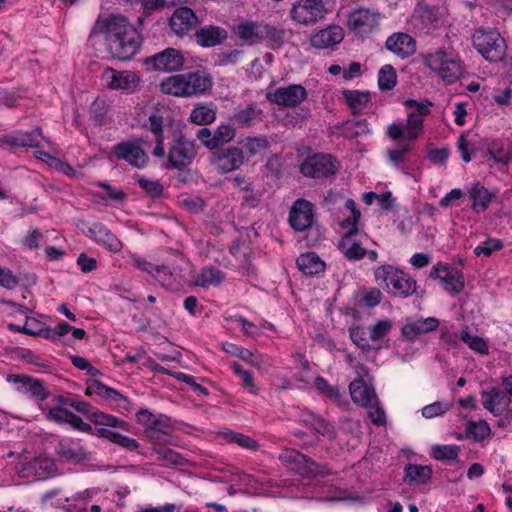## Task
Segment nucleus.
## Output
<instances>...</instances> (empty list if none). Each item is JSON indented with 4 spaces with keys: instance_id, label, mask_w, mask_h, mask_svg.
Listing matches in <instances>:
<instances>
[{
    "instance_id": "f257e3e1",
    "label": "nucleus",
    "mask_w": 512,
    "mask_h": 512,
    "mask_svg": "<svg viewBox=\"0 0 512 512\" xmlns=\"http://www.w3.org/2000/svg\"><path fill=\"white\" fill-rule=\"evenodd\" d=\"M104 34L107 50L113 58L130 60L140 49L142 37L138 30L125 16L111 15L106 19H98L89 35Z\"/></svg>"
},
{
    "instance_id": "f03ea898",
    "label": "nucleus",
    "mask_w": 512,
    "mask_h": 512,
    "mask_svg": "<svg viewBox=\"0 0 512 512\" xmlns=\"http://www.w3.org/2000/svg\"><path fill=\"white\" fill-rule=\"evenodd\" d=\"M213 80L204 68H197L187 73L176 74L160 83L162 93L175 97H197L212 89Z\"/></svg>"
},
{
    "instance_id": "7ed1b4c3",
    "label": "nucleus",
    "mask_w": 512,
    "mask_h": 512,
    "mask_svg": "<svg viewBox=\"0 0 512 512\" xmlns=\"http://www.w3.org/2000/svg\"><path fill=\"white\" fill-rule=\"evenodd\" d=\"M423 63L447 84L455 83L464 73L465 66L458 53L443 48L423 55Z\"/></svg>"
},
{
    "instance_id": "20e7f679",
    "label": "nucleus",
    "mask_w": 512,
    "mask_h": 512,
    "mask_svg": "<svg viewBox=\"0 0 512 512\" xmlns=\"http://www.w3.org/2000/svg\"><path fill=\"white\" fill-rule=\"evenodd\" d=\"M374 277L377 282H383L388 292L394 296L407 298L417 291V282L403 270L385 264L374 270Z\"/></svg>"
},
{
    "instance_id": "39448f33",
    "label": "nucleus",
    "mask_w": 512,
    "mask_h": 512,
    "mask_svg": "<svg viewBox=\"0 0 512 512\" xmlns=\"http://www.w3.org/2000/svg\"><path fill=\"white\" fill-rule=\"evenodd\" d=\"M278 459L283 465L291 467L292 470L304 478L324 477L331 474L326 465L316 463L312 458L293 448L282 449Z\"/></svg>"
},
{
    "instance_id": "423d86ee",
    "label": "nucleus",
    "mask_w": 512,
    "mask_h": 512,
    "mask_svg": "<svg viewBox=\"0 0 512 512\" xmlns=\"http://www.w3.org/2000/svg\"><path fill=\"white\" fill-rule=\"evenodd\" d=\"M473 47L488 61L497 62L504 58L506 43L496 30L478 29L472 36Z\"/></svg>"
},
{
    "instance_id": "0eeeda50",
    "label": "nucleus",
    "mask_w": 512,
    "mask_h": 512,
    "mask_svg": "<svg viewBox=\"0 0 512 512\" xmlns=\"http://www.w3.org/2000/svg\"><path fill=\"white\" fill-rule=\"evenodd\" d=\"M143 64L149 71L173 73L183 69L186 64V57L179 49L168 47L144 58Z\"/></svg>"
},
{
    "instance_id": "6e6552de",
    "label": "nucleus",
    "mask_w": 512,
    "mask_h": 512,
    "mask_svg": "<svg viewBox=\"0 0 512 512\" xmlns=\"http://www.w3.org/2000/svg\"><path fill=\"white\" fill-rule=\"evenodd\" d=\"M197 155L195 142L184 135L176 138L169 147L167 169L184 171L193 162Z\"/></svg>"
},
{
    "instance_id": "1a4fd4ad",
    "label": "nucleus",
    "mask_w": 512,
    "mask_h": 512,
    "mask_svg": "<svg viewBox=\"0 0 512 512\" xmlns=\"http://www.w3.org/2000/svg\"><path fill=\"white\" fill-rule=\"evenodd\" d=\"M339 168V163L330 154L318 153L308 156L300 166V172L310 178H328L334 176Z\"/></svg>"
},
{
    "instance_id": "9d476101",
    "label": "nucleus",
    "mask_w": 512,
    "mask_h": 512,
    "mask_svg": "<svg viewBox=\"0 0 512 512\" xmlns=\"http://www.w3.org/2000/svg\"><path fill=\"white\" fill-rule=\"evenodd\" d=\"M137 422L145 427V434L153 443L166 441L167 430L171 427L170 418L163 414H154L148 409L136 413Z\"/></svg>"
},
{
    "instance_id": "9b49d317",
    "label": "nucleus",
    "mask_w": 512,
    "mask_h": 512,
    "mask_svg": "<svg viewBox=\"0 0 512 512\" xmlns=\"http://www.w3.org/2000/svg\"><path fill=\"white\" fill-rule=\"evenodd\" d=\"M327 10L322 0H297L290 10L291 19L301 25H312L323 19Z\"/></svg>"
},
{
    "instance_id": "f8f14e48",
    "label": "nucleus",
    "mask_w": 512,
    "mask_h": 512,
    "mask_svg": "<svg viewBox=\"0 0 512 512\" xmlns=\"http://www.w3.org/2000/svg\"><path fill=\"white\" fill-rule=\"evenodd\" d=\"M236 136V129L231 124H220L214 131L202 127L196 132V138L210 151L223 148Z\"/></svg>"
},
{
    "instance_id": "ddd939ff",
    "label": "nucleus",
    "mask_w": 512,
    "mask_h": 512,
    "mask_svg": "<svg viewBox=\"0 0 512 512\" xmlns=\"http://www.w3.org/2000/svg\"><path fill=\"white\" fill-rule=\"evenodd\" d=\"M112 154L118 160H123L136 168H144L149 161L148 155L141 147V139L117 143L112 149Z\"/></svg>"
},
{
    "instance_id": "4468645a",
    "label": "nucleus",
    "mask_w": 512,
    "mask_h": 512,
    "mask_svg": "<svg viewBox=\"0 0 512 512\" xmlns=\"http://www.w3.org/2000/svg\"><path fill=\"white\" fill-rule=\"evenodd\" d=\"M243 162V149L236 146L214 150L210 155V163L222 174L239 169Z\"/></svg>"
},
{
    "instance_id": "2eb2a0df",
    "label": "nucleus",
    "mask_w": 512,
    "mask_h": 512,
    "mask_svg": "<svg viewBox=\"0 0 512 512\" xmlns=\"http://www.w3.org/2000/svg\"><path fill=\"white\" fill-rule=\"evenodd\" d=\"M238 36L248 44L260 43L264 39L280 40L281 32L275 27L254 22H244L237 26Z\"/></svg>"
},
{
    "instance_id": "dca6fc26",
    "label": "nucleus",
    "mask_w": 512,
    "mask_h": 512,
    "mask_svg": "<svg viewBox=\"0 0 512 512\" xmlns=\"http://www.w3.org/2000/svg\"><path fill=\"white\" fill-rule=\"evenodd\" d=\"M380 21V14L368 8L354 9L348 15L347 25L349 29L357 34L366 35L371 33Z\"/></svg>"
},
{
    "instance_id": "f3484780",
    "label": "nucleus",
    "mask_w": 512,
    "mask_h": 512,
    "mask_svg": "<svg viewBox=\"0 0 512 512\" xmlns=\"http://www.w3.org/2000/svg\"><path fill=\"white\" fill-rule=\"evenodd\" d=\"M270 103L284 107H296L307 98L306 89L300 84H291L287 87H279L266 95Z\"/></svg>"
},
{
    "instance_id": "a211bd4d",
    "label": "nucleus",
    "mask_w": 512,
    "mask_h": 512,
    "mask_svg": "<svg viewBox=\"0 0 512 512\" xmlns=\"http://www.w3.org/2000/svg\"><path fill=\"white\" fill-rule=\"evenodd\" d=\"M314 211L311 202L298 199L292 205L289 212V224L296 232H304L314 223Z\"/></svg>"
},
{
    "instance_id": "6ab92c4d",
    "label": "nucleus",
    "mask_w": 512,
    "mask_h": 512,
    "mask_svg": "<svg viewBox=\"0 0 512 512\" xmlns=\"http://www.w3.org/2000/svg\"><path fill=\"white\" fill-rule=\"evenodd\" d=\"M199 23L194 11L187 6L176 8L169 18V26L177 36L188 35L196 29Z\"/></svg>"
},
{
    "instance_id": "aec40b11",
    "label": "nucleus",
    "mask_w": 512,
    "mask_h": 512,
    "mask_svg": "<svg viewBox=\"0 0 512 512\" xmlns=\"http://www.w3.org/2000/svg\"><path fill=\"white\" fill-rule=\"evenodd\" d=\"M423 131V120L415 112L408 115L405 127L400 124L388 126L387 135L393 140L415 141Z\"/></svg>"
},
{
    "instance_id": "412c9836",
    "label": "nucleus",
    "mask_w": 512,
    "mask_h": 512,
    "mask_svg": "<svg viewBox=\"0 0 512 512\" xmlns=\"http://www.w3.org/2000/svg\"><path fill=\"white\" fill-rule=\"evenodd\" d=\"M7 381L10 383L18 384L17 391L29 394L31 397L43 401L50 396V392L44 387L41 380L34 379L27 375L9 374Z\"/></svg>"
},
{
    "instance_id": "4be33fe9",
    "label": "nucleus",
    "mask_w": 512,
    "mask_h": 512,
    "mask_svg": "<svg viewBox=\"0 0 512 512\" xmlns=\"http://www.w3.org/2000/svg\"><path fill=\"white\" fill-rule=\"evenodd\" d=\"M84 233L99 245L104 246L110 252L117 253L122 250V242L106 225L102 223H93L86 231H84Z\"/></svg>"
},
{
    "instance_id": "5701e85b",
    "label": "nucleus",
    "mask_w": 512,
    "mask_h": 512,
    "mask_svg": "<svg viewBox=\"0 0 512 512\" xmlns=\"http://www.w3.org/2000/svg\"><path fill=\"white\" fill-rule=\"evenodd\" d=\"M103 79L110 89L126 91H133L140 81L139 77L134 72L116 71L110 67L104 70Z\"/></svg>"
},
{
    "instance_id": "b1692460",
    "label": "nucleus",
    "mask_w": 512,
    "mask_h": 512,
    "mask_svg": "<svg viewBox=\"0 0 512 512\" xmlns=\"http://www.w3.org/2000/svg\"><path fill=\"white\" fill-rule=\"evenodd\" d=\"M46 418L58 424H69L74 429L81 432H91L92 427L90 424L83 422V420L73 412L65 407H52L48 410Z\"/></svg>"
},
{
    "instance_id": "393cba45",
    "label": "nucleus",
    "mask_w": 512,
    "mask_h": 512,
    "mask_svg": "<svg viewBox=\"0 0 512 512\" xmlns=\"http://www.w3.org/2000/svg\"><path fill=\"white\" fill-rule=\"evenodd\" d=\"M72 407L82 413L88 415V418L91 422L96 425L102 426H122L124 425V421L119 418L105 414L97 409H94L92 405L86 401H80L74 399V405Z\"/></svg>"
},
{
    "instance_id": "a878e982",
    "label": "nucleus",
    "mask_w": 512,
    "mask_h": 512,
    "mask_svg": "<svg viewBox=\"0 0 512 512\" xmlns=\"http://www.w3.org/2000/svg\"><path fill=\"white\" fill-rule=\"evenodd\" d=\"M385 45L389 51L402 59L413 55L416 51V41L407 33H394L387 38Z\"/></svg>"
},
{
    "instance_id": "bb28decb",
    "label": "nucleus",
    "mask_w": 512,
    "mask_h": 512,
    "mask_svg": "<svg viewBox=\"0 0 512 512\" xmlns=\"http://www.w3.org/2000/svg\"><path fill=\"white\" fill-rule=\"evenodd\" d=\"M343 38V29L338 25H331L314 33L310 37V44L315 49H326L339 44Z\"/></svg>"
},
{
    "instance_id": "cd10ccee",
    "label": "nucleus",
    "mask_w": 512,
    "mask_h": 512,
    "mask_svg": "<svg viewBox=\"0 0 512 512\" xmlns=\"http://www.w3.org/2000/svg\"><path fill=\"white\" fill-rule=\"evenodd\" d=\"M349 392L354 403L362 407H370L378 399L374 388L368 386L362 377H358L350 383Z\"/></svg>"
},
{
    "instance_id": "c85d7f7f",
    "label": "nucleus",
    "mask_w": 512,
    "mask_h": 512,
    "mask_svg": "<svg viewBox=\"0 0 512 512\" xmlns=\"http://www.w3.org/2000/svg\"><path fill=\"white\" fill-rule=\"evenodd\" d=\"M413 19L426 30L436 29L442 23L439 9L424 2H419L415 7Z\"/></svg>"
},
{
    "instance_id": "c756f323",
    "label": "nucleus",
    "mask_w": 512,
    "mask_h": 512,
    "mask_svg": "<svg viewBox=\"0 0 512 512\" xmlns=\"http://www.w3.org/2000/svg\"><path fill=\"white\" fill-rule=\"evenodd\" d=\"M438 326L439 320L437 318L428 317L406 323L401 329V334L407 341H414L418 336L436 330Z\"/></svg>"
},
{
    "instance_id": "7c9ffc66",
    "label": "nucleus",
    "mask_w": 512,
    "mask_h": 512,
    "mask_svg": "<svg viewBox=\"0 0 512 512\" xmlns=\"http://www.w3.org/2000/svg\"><path fill=\"white\" fill-rule=\"evenodd\" d=\"M468 193L472 200L471 209L475 213L486 211L496 197V192L488 190L480 182L474 183Z\"/></svg>"
},
{
    "instance_id": "2f4dec72",
    "label": "nucleus",
    "mask_w": 512,
    "mask_h": 512,
    "mask_svg": "<svg viewBox=\"0 0 512 512\" xmlns=\"http://www.w3.org/2000/svg\"><path fill=\"white\" fill-rule=\"evenodd\" d=\"M228 36L227 31L219 26L207 25L195 32V40L201 47H213L221 44Z\"/></svg>"
},
{
    "instance_id": "473e14b6",
    "label": "nucleus",
    "mask_w": 512,
    "mask_h": 512,
    "mask_svg": "<svg viewBox=\"0 0 512 512\" xmlns=\"http://www.w3.org/2000/svg\"><path fill=\"white\" fill-rule=\"evenodd\" d=\"M507 392L502 391L497 387H492L490 390L481 391V396L484 398L483 407L491 412L493 415H500V411L497 406H508L510 398L507 396Z\"/></svg>"
},
{
    "instance_id": "72a5a7b5",
    "label": "nucleus",
    "mask_w": 512,
    "mask_h": 512,
    "mask_svg": "<svg viewBox=\"0 0 512 512\" xmlns=\"http://www.w3.org/2000/svg\"><path fill=\"white\" fill-rule=\"evenodd\" d=\"M296 264L299 270L307 276H314L324 272L325 263L320 259V257L314 252H307L301 254L297 260Z\"/></svg>"
},
{
    "instance_id": "f704fd0d",
    "label": "nucleus",
    "mask_w": 512,
    "mask_h": 512,
    "mask_svg": "<svg viewBox=\"0 0 512 512\" xmlns=\"http://www.w3.org/2000/svg\"><path fill=\"white\" fill-rule=\"evenodd\" d=\"M224 350L227 353L239 357L240 359L244 360L245 362L249 363L250 365L258 369L269 366L267 359H265L262 355H260L259 353L252 352L236 344L227 343L224 346Z\"/></svg>"
},
{
    "instance_id": "c9c22d12",
    "label": "nucleus",
    "mask_w": 512,
    "mask_h": 512,
    "mask_svg": "<svg viewBox=\"0 0 512 512\" xmlns=\"http://www.w3.org/2000/svg\"><path fill=\"white\" fill-rule=\"evenodd\" d=\"M441 284L448 293L458 295L465 287L464 274L448 264V269L441 278Z\"/></svg>"
},
{
    "instance_id": "e433bc0d",
    "label": "nucleus",
    "mask_w": 512,
    "mask_h": 512,
    "mask_svg": "<svg viewBox=\"0 0 512 512\" xmlns=\"http://www.w3.org/2000/svg\"><path fill=\"white\" fill-rule=\"evenodd\" d=\"M432 468L428 465L408 464L404 470L403 481L408 484H426L432 477Z\"/></svg>"
},
{
    "instance_id": "4c0bfd02",
    "label": "nucleus",
    "mask_w": 512,
    "mask_h": 512,
    "mask_svg": "<svg viewBox=\"0 0 512 512\" xmlns=\"http://www.w3.org/2000/svg\"><path fill=\"white\" fill-rule=\"evenodd\" d=\"M57 455L61 460L73 464H83L91 460V453L82 446L70 447L61 444L57 449Z\"/></svg>"
},
{
    "instance_id": "58836bf2",
    "label": "nucleus",
    "mask_w": 512,
    "mask_h": 512,
    "mask_svg": "<svg viewBox=\"0 0 512 512\" xmlns=\"http://www.w3.org/2000/svg\"><path fill=\"white\" fill-rule=\"evenodd\" d=\"M487 153L496 163L507 165L512 160V146L508 141L491 142Z\"/></svg>"
},
{
    "instance_id": "ea45409f",
    "label": "nucleus",
    "mask_w": 512,
    "mask_h": 512,
    "mask_svg": "<svg viewBox=\"0 0 512 512\" xmlns=\"http://www.w3.org/2000/svg\"><path fill=\"white\" fill-rule=\"evenodd\" d=\"M314 385L319 393L324 394L327 398L334 401L338 406L345 407L348 405L345 396L340 393L336 386L330 385L325 378L321 376L316 377Z\"/></svg>"
},
{
    "instance_id": "a19ab883",
    "label": "nucleus",
    "mask_w": 512,
    "mask_h": 512,
    "mask_svg": "<svg viewBox=\"0 0 512 512\" xmlns=\"http://www.w3.org/2000/svg\"><path fill=\"white\" fill-rule=\"evenodd\" d=\"M352 238L353 236H343L339 242V249L348 260H361L366 256L367 249Z\"/></svg>"
},
{
    "instance_id": "79ce46f5",
    "label": "nucleus",
    "mask_w": 512,
    "mask_h": 512,
    "mask_svg": "<svg viewBox=\"0 0 512 512\" xmlns=\"http://www.w3.org/2000/svg\"><path fill=\"white\" fill-rule=\"evenodd\" d=\"M153 452L157 455V460L166 466H183L186 459L171 448L160 446L159 443H153Z\"/></svg>"
},
{
    "instance_id": "37998d69",
    "label": "nucleus",
    "mask_w": 512,
    "mask_h": 512,
    "mask_svg": "<svg viewBox=\"0 0 512 512\" xmlns=\"http://www.w3.org/2000/svg\"><path fill=\"white\" fill-rule=\"evenodd\" d=\"M343 98L347 105L353 110L354 115H359L370 100L369 92H362L359 90H344L342 92Z\"/></svg>"
},
{
    "instance_id": "c03bdc74",
    "label": "nucleus",
    "mask_w": 512,
    "mask_h": 512,
    "mask_svg": "<svg viewBox=\"0 0 512 512\" xmlns=\"http://www.w3.org/2000/svg\"><path fill=\"white\" fill-rule=\"evenodd\" d=\"M262 111L253 106L236 111L230 116V120L239 127L250 126L253 122L261 120Z\"/></svg>"
},
{
    "instance_id": "a18cd8bd",
    "label": "nucleus",
    "mask_w": 512,
    "mask_h": 512,
    "mask_svg": "<svg viewBox=\"0 0 512 512\" xmlns=\"http://www.w3.org/2000/svg\"><path fill=\"white\" fill-rule=\"evenodd\" d=\"M189 120L191 123L206 126L216 120V111L206 105H198L191 111Z\"/></svg>"
},
{
    "instance_id": "49530a36",
    "label": "nucleus",
    "mask_w": 512,
    "mask_h": 512,
    "mask_svg": "<svg viewBox=\"0 0 512 512\" xmlns=\"http://www.w3.org/2000/svg\"><path fill=\"white\" fill-rule=\"evenodd\" d=\"M412 150V145L409 141L403 140L397 142L395 149L387 151L389 161L399 169H403V164L406 161V155Z\"/></svg>"
},
{
    "instance_id": "de8ad7c7",
    "label": "nucleus",
    "mask_w": 512,
    "mask_h": 512,
    "mask_svg": "<svg viewBox=\"0 0 512 512\" xmlns=\"http://www.w3.org/2000/svg\"><path fill=\"white\" fill-rule=\"evenodd\" d=\"M397 84V74L395 68L386 64L382 66L378 73V86L382 91L392 90Z\"/></svg>"
},
{
    "instance_id": "09e8293b",
    "label": "nucleus",
    "mask_w": 512,
    "mask_h": 512,
    "mask_svg": "<svg viewBox=\"0 0 512 512\" xmlns=\"http://www.w3.org/2000/svg\"><path fill=\"white\" fill-rule=\"evenodd\" d=\"M224 279V274L216 267H207L196 278V284L201 287L217 285Z\"/></svg>"
},
{
    "instance_id": "8fccbe9b",
    "label": "nucleus",
    "mask_w": 512,
    "mask_h": 512,
    "mask_svg": "<svg viewBox=\"0 0 512 512\" xmlns=\"http://www.w3.org/2000/svg\"><path fill=\"white\" fill-rule=\"evenodd\" d=\"M459 447L456 445H434L431 448V456L438 461L450 462L456 460Z\"/></svg>"
},
{
    "instance_id": "3c124183",
    "label": "nucleus",
    "mask_w": 512,
    "mask_h": 512,
    "mask_svg": "<svg viewBox=\"0 0 512 512\" xmlns=\"http://www.w3.org/2000/svg\"><path fill=\"white\" fill-rule=\"evenodd\" d=\"M369 132L366 120H347L342 124V133L347 138H356Z\"/></svg>"
},
{
    "instance_id": "603ef678",
    "label": "nucleus",
    "mask_w": 512,
    "mask_h": 512,
    "mask_svg": "<svg viewBox=\"0 0 512 512\" xmlns=\"http://www.w3.org/2000/svg\"><path fill=\"white\" fill-rule=\"evenodd\" d=\"M231 368L233 372L241 379L243 388L246 389L250 394L257 395L259 388L254 381L253 375L249 371L243 369V367L237 362H234L231 365Z\"/></svg>"
},
{
    "instance_id": "864d4df0",
    "label": "nucleus",
    "mask_w": 512,
    "mask_h": 512,
    "mask_svg": "<svg viewBox=\"0 0 512 512\" xmlns=\"http://www.w3.org/2000/svg\"><path fill=\"white\" fill-rule=\"evenodd\" d=\"M136 181L147 196L151 198H159L162 196L164 187L159 180H151L145 176H138Z\"/></svg>"
},
{
    "instance_id": "5fc2aeb1",
    "label": "nucleus",
    "mask_w": 512,
    "mask_h": 512,
    "mask_svg": "<svg viewBox=\"0 0 512 512\" xmlns=\"http://www.w3.org/2000/svg\"><path fill=\"white\" fill-rule=\"evenodd\" d=\"M466 431L474 440L482 441L490 434L491 429L488 423L484 420H480L478 422L471 420L467 423Z\"/></svg>"
},
{
    "instance_id": "6e6d98bb",
    "label": "nucleus",
    "mask_w": 512,
    "mask_h": 512,
    "mask_svg": "<svg viewBox=\"0 0 512 512\" xmlns=\"http://www.w3.org/2000/svg\"><path fill=\"white\" fill-rule=\"evenodd\" d=\"M244 149L249 154V156H255L256 154L260 153L261 151H264L268 149L270 142L268 139L264 136H258V137H247L243 141Z\"/></svg>"
},
{
    "instance_id": "4d7b16f0",
    "label": "nucleus",
    "mask_w": 512,
    "mask_h": 512,
    "mask_svg": "<svg viewBox=\"0 0 512 512\" xmlns=\"http://www.w3.org/2000/svg\"><path fill=\"white\" fill-rule=\"evenodd\" d=\"M224 436L228 442L236 443L239 446L246 449L255 451L259 447V444L257 443L256 440L239 432L227 431L226 433H224Z\"/></svg>"
},
{
    "instance_id": "13d9d810",
    "label": "nucleus",
    "mask_w": 512,
    "mask_h": 512,
    "mask_svg": "<svg viewBox=\"0 0 512 512\" xmlns=\"http://www.w3.org/2000/svg\"><path fill=\"white\" fill-rule=\"evenodd\" d=\"M460 339L466 343L470 349L481 354H488V346L483 338L473 336L467 330H463L460 333Z\"/></svg>"
},
{
    "instance_id": "bf43d9fd",
    "label": "nucleus",
    "mask_w": 512,
    "mask_h": 512,
    "mask_svg": "<svg viewBox=\"0 0 512 512\" xmlns=\"http://www.w3.org/2000/svg\"><path fill=\"white\" fill-rule=\"evenodd\" d=\"M503 248V242L497 238H488L481 245L474 248V254L476 256L485 255L487 257L495 251H499Z\"/></svg>"
},
{
    "instance_id": "052dcab7",
    "label": "nucleus",
    "mask_w": 512,
    "mask_h": 512,
    "mask_svg": "<svg viewBox=\"0 0 512 512\" xmlns=\"http://www.w3.org/2000/svg\"><path fill=\"white\" fill-rule=\"evenodd\" d=\"M450 410V404L447 402L436 401L422 408V416L431 419L437 416H441Z\"/></svg>"
},
{
    "instance_id": "680f3d73",
    "label": "nucleus",
    "mask_w": 512,
    "mask_h": 512,
    "mask_svg": "<svg viewBox=\"0 0 512 512\" xmlns=\"http://www.w3.org/2000/svg\"><path fill=\"white\" fill-rule=\"evenodd\" d=\"M38 153H39V156H38L39 158H41V159H42V157L47 158L49 160V164L52 167H54L57 171L65 174L67 176H70V177H73L76 174V170L72 166H70L68 163L63 162L56 157H52L47 152H38Z\"/></svg>"
},
{
    "instance_id": "e2e57ef3",
    "label": "nucleus",
    "mask_w": 512,
    "mask_h": 512,
    "mask_svg": "<svg viewBox=\"0 0 512 512\" xmlns=\"http://www.w3.org/2000/svg\"><path fill=\"white\" fill-rule=\"evenodd\" d=\"M163 124L164 119L163 116L158 112L151 113L148 117V124H145L144 127L149 129L156 138H162L163 135Z\"/></svg>"
},
{
    "instance_id": "0e129e2a",
    "label": "nucleus",
    "mask_w": 512,
    "mask_h": 512,
    "mask_svg": "<svg viewBox=\"0 0 512 512\" xmlns=\"http://www.w3.org/2000/svg\"><path fill=\"white\" fill-rule=\"evenodd\" d=\"M311 428L314 429L317 434L327 437L329 440L336 438V430L334 426L321 416L316 420Z\"/></svg>"
},
{
    "instance_id": "69168bd1",
    "label": "nucleus",
    "mask_w": 512,
    "mask_h": 512,
    "mask_svg": "<svg viewBox=\"0 0 512 512\" xmlns=\"http://www.w3.org/2000/svg\"><path fill=\"white\" fill-rule=\"evenodd\" d=\"M349 336L352 342L362 350H369L371 348L367 338L366 332L361 327H350Z\"/></svg>"
},
{
    "instance_id": "338daca9",
    "label": "nucleus",
    "mask_w": 512,
    "mask_h": 512,
    "mask_svg": "<svg viewBox=\"0 0 512 512\" xmlns=\"http://www.w3.org/2000/svg\"><path fill=\"white\" fill-rule=\"evenodd\" d=\"M20 137L23 140V147L35 148L39 147L43 140L42 130L35 128L31 131L20 133Z\"/></svg>"
},
{
    "instance_id": "774afa93",
    "label": "nucleus",
    "mask_w": 512,
    "mask_h": 512,
    "mask_svg": "<svg viewBox=\"0 0 512 512\" xmlns=\"http://www.w3.org/2000/svg\"><path fill=\"white\" fill-rule=\"evenodd\" d=\"M392 328L390 320H379L370 328V338L372 341L382 339Z\"/></svg>"
}]
</instances>
